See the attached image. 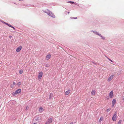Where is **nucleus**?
<instances>
[{
	"instance_id": "obj_23",
	"label": "nucleus",
	"mask_w": 124,
	"mask_h": 124,
	"mask_svg": "<svg viewBox=\"0 0 124 124\" xmlns=\"http://www.w3.org/2000/svg\"><path fill=\"white\" fill-rule=\"evenodd\" d=\"M68 3H71V4H73L74 3V2H72V1H69L68 2Z\"/></svg>"
},
{
	"instance_id": "obj_34",
	"label": "nucleus",
	"mask_w": 124,
	"mask_h": 124,
	"mask_svg": "<svg viewBox=\"0 0 124 124\" xmlns=\"http://www.w3.org/2000/svg\"><path fill=\"white\" fill-rule=\"evenodd\" d=\"M20 1H23V0H19Z\"/></svg>"
},
{
	"instance_id": "obj_8",
	"label": "nucleus",
	"mask_w": 124,
	"mask_h": 124,
	"mask_svg": "<svg viewBox=\"0 0 124 124\" xmlns=\"http://www.w3.org/2000/svg\"><path fill=\"white\" fill-rule=\"evenodd\" d=\"M44 110V109L43 108L41 107H40L39 109V112L40 113L42 112Z\"/></svg>"
},
{
	"instance_id": "obj_9",
	"label": "nucleus",
	"mask_w": 124,
	"mask_h": 124,
	"mask_svg": "<svg viewBox=\"0 0 124 124\" xmlns=\"http://www.w3.org/2000/svg\"><path fill=\"white\" fill-rule=\"evenodd\" d=\"M95 93L96 91L95 90H92L91 93V94L92 95H94L95 94Z\"/></svg>"
},
{
	"instance_id": "obj_13",
	"label": "nucleus",
	"mask_w": 124,
	"mask_h": 124,
	"mask_svg": "<svg viewBox=\"0 0 124 124\" xmlns=\"http://www.w3.org/2000/svg\"><path fill=\"white\" fill-rule=\"evenodd\" d=\"M47 121L49 124L51 123L52 122V118H50Z\"/></svg>"
},
{
	"instance_id": "obj_10",
	"label": "nucleus",
	"mask_w": 124,
	"mask_h": 124,
	"mask_svg": "<svg viewBox=\"0 0 124 124\" xmlns=\"http://www.w3.org/2000/svg\"><path fill=\"white\" fill-rule=\"evenodd\" d=\"M70 90H68L65 92V94L66 95H68L70 93Z\"/></svg>"
},
{
	"instance_id": "obj_3",
	"label": "nucleus",
	"mask_w": 124,
	"mask_h": 124,
	"mask_svg": "<svg viewBox=\"0 0 124 124\" xmlns=\"http://www.w3.org/2000/svg\"><path fill=\"white\" fill-rule=\"evenodd\" d=\"M109 97L110 98H112L114 97L113 91H111L109 93Z\"/></svg>"
},
{
	"instance_id": "obj_20",
	"label": "nucleus",
	"mask_w": 124,
	"mask_h": 124,
	"mask_svg": "<svg viewBox=\"0 0 124 124\" xmlns=\"http://www.w3.org/2000/svg\"><path fill=\"white\" fill-rule=\"evenodd\" d=\"M4 23H5V24H6V25H8V26H10V24H8V23L5 22H3Z\"/></svg>"
},
{
	"instance_id": "obj_15",
	"label": "nucleus",
	"mask_w": 124,
	"mask_h": 124,
	"mask_svg": "<svg viewBox=\"0 0 124 124\" xmlns=\"http://www.w3.org/2000/svg\"><path fill=\"white\" fill-rule=\"evenodd\" d=\"M53 94L52 93H50L49 95V99H51L53 96Z\"/></svg>"
},
{
	"instance_id": "obj_37",
	"label": "nucleus",
	"mask_w": 124,
	"mask_h": 124,
	"mask_svg": "<svg viewBox=\"0 0 124 124\" xmlns=\"http://www.w3.org/2000/svg\"><path fill=\"white\" fill-rule=\"evenodd\" d=\"M68 14H69V12H68Z\"/></svg>"
},
{
	"instance_id": "obj_25",
	"label": "nucleus",
	"mask_w": 124,
	"mask_h": 124,
	"mask_svg": "<svg viewBox=\"0 0 124 124\" xmlns=\"http://www.w3.org/2000/svg\"><path fill=\"white\" fill-rule=\"evenodd\" d=\"M107 58L109 60H110V61L111 62H113V61L112 60H111V59H109V58Z\"/></svg>"
},
{
	"instance_id": "obj_2",
	"label": "nucleus",
	"mask_w": 124,
	"mask_h": 124,
	"mask_svg": "<svg viewBox=\"0 0 124 124\" xmlns=\"http://www.w3.org/2000/svg\"><path fill=\"white\" fill-rule=\"evenodd\" d=\"M114 77V75H113L110 76L107 79V81L108 82H109L112 80L113 79Z\"/></svg>"
},
{
	"instance_id": "obj_7",
	"label": "nucleus",
	"mask_w": 124,
	"mask_h": 124,
	"mask_svg": "<svg viewBox=\"0 0 124 124\" xmlns=\"http://www.w3.org/2000/svg\"><path fill=\"white\" fill-rule=\"evenodd\" d=\"M116 100L115 99H114L112 101V107H113L114 106V105L116 104Z\"/></svg>"
},
{
	"instance_id": "obj_19",
	"label": "nucleus",
	"mask_w": 124,
	"mask_h": 124,
	"mask_svg": "<svg viewBox=\"0 0 124 124\" xmlns=\"http://www.w3.org/2000/svg\"><path fill=\"white\" fill-rule=\"evenodd\" d=\"M21 84V83L20 82H18L17 84V85L18 86H19Z\"/></svg>"
},
{
	"instance_id": "obj_31",
	"label": "nucleus",
	"mask_w": 124,
	"mask_h": 124,
	"mask_svg": "<svg viewBox=\"0 0 124 124\" xmlns=\"http://www.w3.org/2000/svg\"><path fill=\"white\" fill-rule=\"evenodd\" d=\"M9 38H11L12 37L10 35L9 36Z\"/></svg>"
},
{
	"instance_id": "obj_14",
	"label": "nucleus",
	"mask_w": 124,
	"mask_h": 124,
	"mask_svg": "<svg viewBox=\"0 0 124 124\" xmlns=\"http://www.w3.org/2000/svg\"><path fill=\"white\" fill-rule=\"evenodd\" d=\"M111 110V108H108L106 110V112H109Z\"/></svg>"
},
{
	"instance_id": "obj_29",
	"label": "nucleus",
	"mask_w": 124,
	"mask_h": 124,
	"mask_svg": "<svg viewBox=\"0 0 124 124\" xmlns=\"http://www.w3.org/2000/svg\"><path fill=\"white\" fill-rule=\"evenodd\" d=\"M45 124H49L47 121L46 122Z\"/></svg>"
},
{
	"instance_id": "obj_30",
	"label": "nucleus",
	"mask_w": 124,
	"mask_h": 124,
	"mask_svg": "<svg viewBox=\"0 0 124 124\" xmlns=\"http://www.w3.org/2000/svg\"><path fill=\"white\" fill-rule=\"evenodd\" d=\"M102 37V38L103 39H105V38L104 37Z\"/></svg>"
},
{
	"instance_id": "obj_18",
	"label": "nucleus",
	"mask_w": 124,
	"mask_h": 124,
	"mask_svg": "<svg viewBox=\"0 0 124 124\" xmlns=\"http://www.w3.org/2000/svg\"><path fill=\"white\" fill-rule=\"evenodd\" d=\"M19 73L20 74H21L23 72V70H20L19 71Z\"/></svg>"
},
{
	"instance_id": "obj_36",
	"label": "nucleus",
	"mask_w": 124,
	"mask_h": 124,
	"mask_svg": "<svg viewBox=\"0 0 124 124\" xmlns=\"http://www.w3.org/2000/svg\"><path fill=\"white\" fill-rule=\"evenodd\" d=\"M73 123H70V124H72Z\"/></svg>"
},
{
	"instance_id": "obj_32",
	"label": "nucleus",
	"mask_w": 124,
	"mask_h": 124,
	"mask_svg": "<svg viewBox=\"0 0 124 124\" xmlns=\"http://www.w3.org/2000/svg\"><path fill=\"white\" fill-rule=\"evenodd\" d=\"M33 124H37V123H34Z\"/></svg>"
},
{
	"instance_id": "obj_12",
	"label": "nucleus",
	"mask_w": 124,
	"mask_h": 124,
	"mask_svg": "<svg viewBox=\"0 0 124 124\" xmlns=\"http://www.w3.org/2000/svg\"><path fill=\"white\" fill-rule=\"evenodd\" d=\"M21 90L20 89H18L16 90L15 92L17 94H18L20 93L21 92Z\"/></svg>"
},
{
	"instance_id": "obj_6",
	"label": "nucleus",
	"mask_w": 124,
	"mask_h": 124,
	"mask_svg": "<svg viewBox=\"0 0 124 124\" xmlns=\"http://www.w3.org/2000/svg\"><path fill=\"white\" fill-rule=\"evenodd\" d=\"M48 15L54 18L55 17V16L54 15V14H53L51 12H49V13H48Z\"/></svg>"
},
{
	"instance_id": "obj_5",
	"label": "nucleus",
	"mask_w": 124,
	"mask_h": 124,
	"mask_svg": "<svg viewBox=\"0 0 124 124\" xmlns=\"http://www.w3.org/2000/svg\"><path fill=\"white\" fill-rule=\"evenodd\" d=\"M22 48V46H20L17 48L16 49V51L17 52H19L21 51Z\"/></svg>"
},
{
	"instance_id": "obj_17",
	"label": "nucleus",
	"mask_w": 124,
	"mask_h": 124,
	"mask_svg": "<svg viewBox=\"0 0 124 124\" xmlns=\"http://www.w3.org/2000/svg\"><path fill=\"white\" fill-rule=\"evenodd\" d=\"M103 117H101L100 118V119L99 120V122H101V121H102V120H103Z\"/></svg>"
},
{
	"instance_id": "obj_33",
	"label": "nucleus",
	"mask_w": 124,
	"mask_h": 124,
	"mask_svg": "<svg viewBox=\"0 0 124 124\" xmlns=\"http://www.w3.org/2000/svg\"><path fill=\"white\" fill-rule=\"evenodd\" d=\"M74 18L75 19H77V17H75V18Z\"/></svg>"
},
{
	"instance_id": "obj_1",
	"label": "nucleus",
	"mask_w": 124,
	"mask_h": 124,
	"mask_svg": "<svg viewBox=\"0 0 124 124\" xmlns=\"http://www.w3.org/2000/svg\"><path fill=\"white\" fill-rule=\"evenodd\" d=\"M117 113L116 112H115L113 115V116L112 117V120L114 121H116L117 119Z\"/></svg>"
},
{
	"instance_id": "obj_26",
	"label": "nucleus",
	"mask_w": 124,
	"mask_h": 124,
	"mask_svg": "<svg viewBox=\"0 0 124 124\" xmlns=\"http://www.w3.org/2000/svg\"><path fill=\"white\" fill-rule=\"evenodd\" d=\"M122 100H123L124 101V95L122 97Z\"/></svg>"
},
{
	"instance_id": "obj_11",
	"label": "nucleus",
	"mask_w": 124,
	"mask_h": 124,
	"mask_svg": "<svg viewBox=\"0 0 124 124\" xmlns=\"http://www.w3.org/2000/svg\"><path fill=\"white\" fill-rule=\"evenodd\" d=\"M51 55L50 54L47 55L46 58V59L47 60H49L51 57Z\"/></svg>"
},
{
	"instance_id": "obj_35",
	"label": "nucleus",
	"mask_w": 124,
	"mask_h": 124,
	"mask_svg": "<svg viewBox=\"0 0 124 124\" xmlns=\"http://www.w3.org/2000/svg\"><path fill=\"white\" fill-rule=\"evenodd\" d=\"M98 35H99L100 36V35H99V34H98Z\"/></svg>"
},
{
	"instance_id": "obj_28",
	"label": "nucleus",
	"mask_w": 124,
	"mask_h": 124,
	"mask_svg": "<svg viewBox=\"0 0 124 124\" xmlns=\"http://www.w3.org/2000/svg\"><path fill=\"white\" fill-rule=\"evenodd\" d=\"M13 84L14 85H16V83L15 82H13Z\"/></svg>"
},
{
	"instance_id": "obj_21",
	"label": "nucleus",
	"mask_w": 124,
	"mask_h": 124,
	"mask_svg": "<svg viewBox=\"0 0 124 124\" xmlns=\"http://www.w3.org/2000/svg\"><path fill=\"white\" fill-rule=\"evenodd\" d=\"M122 120H120L118 122V123L117 124H120L121 123Z\"/></svg>"
},
{
	"instance_id": "obj_4",
	"label": "nucleus",
	"mask_w": 124,
	"mask_h": 124,
	"mask_svg": "<svg viewBox=\"0 0 124 124\" xmlns=\"http://www.w3.org/2000/svg\"><path fill=\"white\" fill-rule=\"evenodd\" d=\"M43 75V72H41L39 73L38 75V79H40L42 77Z\"/></svg>"
},
{
	"instance_id": "obj_27",
	"label": "nucleus",
	"mask_w": 124,
	"mask_h": 124,
	"mask_svg": "<svg viewBox=\"0 0 124 124\" xmlns=\"http://www.w3.org/2000/svg\"><path fill=\"white\" fill-rule=\"evenodd\" d=\"M10 86L12 88H13L14 86L12 84H11V85Z\"/></svg>"
},
{
	"instance_id": "obj_22",
	"label": "nucleus",
	"mask_w": 124,
	"mask_h": 124,
	"mask_svg": "<svg viewBox=\"0 0 124 124\" xmlns=\"http://www.w3.org/2000/svg\"><path fill=\"white\" fill-rule=\"evenodd\" d=\"M9 27L12 28L15 30H16L15 28L14 27H13L12 26L10 25Z\"/></svg>"
},
{
	"instance_id": "obj_16",
	"label": "nucleus",
	"mask_w": 124,
	"mask_h": 124,
	"mask_svg": "<svg viewBox=\"0 0 124 124\" xmlns=\"http://www.w3.org/2000/svg\"><path fill=\"white\" fill-rule=\"evenodd\" d=\"M12 94L13 96H15L16 95V94H17L15 92L12 93Z\"/></svg>"
},
{
	"instance_id": "obj_24",
	"label": "nucleus",
	"mask_w": 124,
	"mask_h": 124,
	"mask_svg": "<svg viewBox=\"0 0 124 124\" xmlns=\"http://www.w3.org/2000/svg\"><path fill=\"white\" fill-rule=\"evenodd\" d=\"M29 108V107L28 106H27L26 107V108H25V110H28Z\"/></svg>"
}]
</instances>
